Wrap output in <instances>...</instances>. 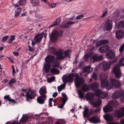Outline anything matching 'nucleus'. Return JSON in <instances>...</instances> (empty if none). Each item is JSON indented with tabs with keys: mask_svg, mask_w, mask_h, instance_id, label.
<instances>
[{
	"mask_svg": "<svg viewBox=\"0 0 124 124\" xmlns=\"http://www.w3.org/2000/svg\"><path fill=\"white\" fill-rule=\"evenodd\" d=\"M118 105V103L116 101H109V112L113 110V107H115Z\"/></svg>",
	"mask_w": 124,
	"mask_h": 124,
	"instance_id": "nucleus-14",
	"label": "nucleus"
},
{
	"mask_svg": "<svg viewBox=\"0 0 124 124\" xmlns=\"http://www.w3.org/2000/svg\"><path fill=\"white\" fill-rule=\"evenodd\" d=\"M48 51L53 55H55L57 51L55 48L53 47H49L48 48Z\"/></svg>",
	"mask_w": 124,
	"mask_h": 124,
	"instance_id": "nucleus-32",
	"label": "nucleus"
},
{
	"mask_svg": "<svg viewBox=\"0 0 124 124\" xmlns=\"http://www.w3.org/2000/svg\"><path fill=\"white\" fill-rule=\"evenodd\" d=\"M124 93V90L117 91L115 92L112 94L111 97L114 99H117L119 97L121 98L122 95Z\"/></svg>",
	"mask_w": 124,
	"mask_h": 124,
	"instance_id": "nucleus-10",
	"label": "nucleus"
},
{
	"mask_svg": "<svg viewBox=\"0 0 124 124\" xmlns=\"http://www.w3.org/2000/svg\"><path fill=\"white\" fill-rule=\"evenodd\" d=\"M115 116L117 117H122L124 116V107L116 110L114 112Z\"/></svg>",
	"mask_w": 124,
	"mask_h": 124,
	"instance_id": "nucleus-9",
	"label": "nucleus"
},
{
	"mask_svg": "<svg viewBox=\"0 0 124 124\" xmlns=\"http://www.w3.org/2000/svg\"><path fill=\"white\" fill-rule=\"evenodd\" d=\"M121 85V83L120 81L117 79L111 78L109 83V90L112 88L114 86L115 88L119 87Z\"/></svg>",
	"mask_w": 124,
	"mask_h": 124,
	"instance_id": "nucleus-4",
	"label": "nucleus"
},
{
	"mask_svg": "<svg viewBox=\"0 0 124 124\" xmlns=\"http://www.w3.org/2000/svg\"><path fill=\"white\" fill-rule=\"evenodd\" d=\"M66 85L64 84H62L60 85L57 87V89L58 92H60L64 88H65Z\"/></svg>",
	"mask_w": 124,
	"mask_h": 124,
	"instance_id": "nucleus-39",
	"label": "nucleus"
},
{
	"mask_svg": "<svg viewBox=\"0 0 124 124\" xmlns=\"http://www.w3.org/2000/svg\"><path fill=\"white\" fill-rule=\"evenodd\" d=\"M56 4L55 3L52 4L50 6V8H53L55 7L56 6Z\"/></svg>",
	"mask_w": 124,
	"mask_h": 124,
	"instance_id": "nucleus-63",
	"label": "nucleus"
},
{
	"mask_svg": "<svg viewBox=\"0 0 124 124\" xmlns=\"http://www.w3.org/2000/svg\"><path fill=\"white\" fill-rule=\"evenodd\" d=\"M39 92L41 95H45V94L46 93V90L43 88H41L39 90Z\"/></svg>",
	"mask_w": 124,
	"mask_h": 124,
	"instance_id": "nucleus-35",
	"label": "nucleus"
},
{
	"mask_svg": "<svg viewBox=\"0 0 124 124\" xmlns=\"http://www.w3.org/2000/svg\"><path fill=\"white\" fill-rule=\"evenodd\" d=\"M109 59H111L109 61V66L116 63L117 60V58L116 57L114 52L111 51H109Z\"/></svg>",
	"mask_w": 124,
	"mask_h": 124,
	"instance_id": "nucleus-5",
	"label": "nucleus"
},
{
	"mask_svg": "<svg viewBox=\"0 0 124 124\" xmlns=\"http://www.w3.org/2000/svg\"><path fill=\"white\" fill-rule=\"evenodd\" d=\"M71 52V51L69 49L65 50L64 52L65 58L66 57L69 58L70 56V54Z\"/></svg>",
	"mask_w": 124,
	"mask_h": 124,
	"instance_id": "nucleus-30",
	"label": "nucleus"
},
{
	"mask_svg": "<svg viewBox=\"0 0 124 124\" xmlns=\"http://www.w3.org/2000/svg\"><path fill=\"white\" fill-rule=\"evenodd\" d=\"M84 17V15L83 14H82L77 16L76 17V19L77 20L81 19Z\"/></svg>",
	"mask_w": 124,
	"mask_h": 124,
	"instance_id": "nucleus-47",
	"label": "nucleus"
},
{
	"mask_svg": "<svg viewBox=\"0 0 124 124\" xmlns=\"http://www.w3.org/2000/svg\"><path fill=\"white\" fill-rule=\"evenodd\" d=\"M8 36H5L2 37V41L3 42H5L6 41L7 39L8 38Z\"/></svg>",
	"mask_w": 124,
	"mask_h": 124,
	"instance_id": "nucleus-49",
	"label": "nucleus"
},
{
	"mask_svg": "<svg viewBox=\"0 0 124 124\" xmlns=\"http://www.w3.org/2000/svg\"><path fill=\"white\" fill-rule=\"evenodd\" d=\"M99 84L97 82H93L89 84V86L91 90L95 91L97 97L99 98L103 99L107 96L108 94L102 92L101 89H97L99 87Z\"/></svg>",
	"mask_w": 124,
	"mask_h": 124,
	"instance_id": "nucleus-1",
	"label": "nucleus"
},
{
	"mask_svg": "<svg viewBox=\"0 0 124 124\" xmlns=\"http://www.w3.org/2000/svg\"><path fill=\"white\" fill-rule=\"evenodd\" d=\"M55 55L57 56L56 58V59L62 60L65 58L64 51L61 49H59L57 50Z\"/></svg>",
	"mask_w": 124,
	"mask_h": 124,
	"instance_id": "nucleus-7",
	"label": "nucleus"
},
{
	"mask_svg": "<svg viewBox=\"0 0 124 124\" xmlns=\"http://www.w3.org/2000/svg\"><path fill=\"white\" fill-rule=\"evenodd\" d=\"M84 65V62H81L79 64L78 67L81 68Z\"/></svg>",
	"mask_w": 124,
	"mask_h": 124,
	"instance_id": "nucleus-52",
	"label": "nucleus"
},
{
	"mask_svg": "<svg viewBox=\"0 0 124 124\" xmlns=\"http://www.w3.org/2000/svg\"><path fill=\"white\" fill-rule=\"evenodd\" d=\"M62 81L63 82V84L66 85L67 83L68 82V79L67 77L65 75L63 76Z\"/></svg>",
	"mask_w": 124,
	"mask_h": 124,
	"instance_id": "nucleus-38",
	"label": "nucleus"
},
{
	"mask_svg": "<svg viewBox=\"0 0 124 124\" xmlns=\"http://www.w3.org/2000/svg\"><path fill=\"white\" fill-rule=\"evenodd\" d=\"M89 57V55L88 54H86L84 55V58L86 60H87Z\"/></svg>",
	"mask_w": 124,
	"mask_h": 124,
	"instance_id": "nucleus-53",
	"label": "nucleus"
},
{
	"mask_svg": "<svg viewBox=\"0 0 124 124\" xmlns=\"http://www.w3.org/2000/svg\"><path fill=\"white\" fill-rule=\"evenodd\" d=\"M57 95V93L55 92L52 95L54 97H55Z\"/></svg>",
	"mask_w": 124,
	"mask_h": 124,
	"instance_id": "nucleus-64",
	"label": "nucleus"
},
{
	"mask_svg": "<svg viewBox=\"0 0 124 124\" xmlns=\"http://www.w3.org/2000/svg\"><path fill=\"white\" fill-rule=\"evenodd\" d=\"M75 73H72L71 74H69L68 75V82L69 83H72L74 80L73 77L74 76Z\"/></svg>",
	"mask_w": 124,
	"mask_h": 124,
	"instance_id": "nucleus-26",
	"label": "nucleus"
},
{
	"mask_svg": "<svg viewBox=\"0 0 124 124\" xmlns=\"http://www.w3.org/2000/svg\"><path fill=\"white\" fill-rule=\"evenodd\" d=\"M28 49L29 50L30 52H32L34 51V49L32 47H31L30 46H28Z\"/></svg>",
	"mask_w": 124,
	"mask_h": 124,
	"instance_id": "nucleus-55",
	"label": "nucleus"
},
{
	"mask_svg": "<svg viewBox=\"0 0 124 124\" xmlns=\"http://www.w3.org/2000/svg\"><path fill=\"white\" fill-rule=\"evenodd\" d=\"M25 121V117H23V119L22 118L20 120V122H24Z\"/></svg>",
	"mask_w": 124,
	"mask_h": 124,
	"instance_id": "nucleus-61",
	"label": "nucleus"
},
{
	"mask_svg": "<svg viewBox=\"0 0 124 124\" xmlns=\"http://www.w3.org/2000/svg\"><path fill=\"white\" fill-rule=\"evenodd\" d=\"M31 3L34 6L39 5V0H31Z\"/></svg>",
	"mask_w": 124,
	"mask_h": 124,
	"instance_id": "nucleus-37",
	"label": "nucleus"
},
{
	"mask_svg": "<svg viewBox=\"0 0 124 124\" xmlns=\"http://www.w3.org/2000/svg\"><path fill=\"white\" fill-rule=\"evenodd\" d=\"M60 22L61 20L57 18L53 23L49 27H52L57 25L60 23Z\"/></svg>",
	"mask_w": 124,
	"mask_h": 124,
	"instance_id": "nucleus-29",
	"label": "nucleus"
},
{
	"mask_svg": "<svg viewBox=\"0 0 124 124\" xmlns=\"http://www.w3.org/2000/svg\"><path fill=\"white\" fill-rule=\"evenodd\" d=\"M99 52L101 53H103L107 52L106 56L107 58L108 59V46H103L100 48L99 49Z\"/></svg>",
	"mask_w": 124,
	"mask_h": 124,
	"instance_id": "nucleus-15",
	"label": "nucleus"
},
{
	"mask_svg": "<svg viewBox=\"0 0 124 124\" xmlns=\"http://www.w3.org/2000/svg\"><path fill=\"white\" fill-rule=\"evenodd\" d=\"M59 33L58 31L57 30L52 32L50 36V39L52 42H57Z\"/></svg>",
	"mask_w": 124,
	"mask_h": 124,
	"instance_id": "nucleus-8",
	"label": "nucleus"
},
{
	"mask_svg": "<svg viewBox=\"0 0 124 124\" xmlns=\"http://www.w3.org/2000/svg\"><path fill=\"white\" fill-rule=\"evenodd\" d=\"M101 110V108H98L96 109H95L94 111L92 108L89 109L88 108L85 109L84 111L83 114L85 118L88 117L91 115L93 114L94 112L95 113L98 112Z\"/></svg>",
	"mask_w": 124,
	"mask_h": 124,
	"instance_id": "nucleus-2",
	"label": "nucleus"
},
{
	"mask_svg": "<svg viewBox=\"0 0 124 124\" xmlns=\"http://www.w3.org/2000/svg\"><path fill=\"white\" fill-rule=\"evenodd\" d=\"M43 67L44 71L46 73L49 72L51 68V65L46 63H45Z\"/></svg>",
	"mask_w": 124,
	"mask_h": 124,
	"instance_id": "nucleus-21",
	"label": "nucleus"
},
{
	"mask_svg": "<svg viewBox=\"0 0 124 124\" xmlns=\"http://www.w3.org/2000/svg\"><path fill=\"white\" fill-rule=\"evenodd\" d=\"M92 78L95 80L97 79V74L95 73H93L92 76Z\"/></svg>",
	"mask_w": 124,
	"mask_h": 124,
	"instance_id": "nucleus-48",
	"label": "nucleus"
},
{
	"mask_svg": "<svg viewBox=\"0 0 124 124\" xmlns=\"http://www.w3.org/2000/svg\"><path fill=\"white\" fill-rule=\"evenodd\" d=\"M108 12L107 11H105L104 12L102 15L101 16V17H104L107 14Z\"/></svg>",
	"mask_w": 124,
	"mask_h": 124,
	"instance_id": "nucleus-58",
	"label": "nucleus"
},
{
	"mask_svg": "<svg viewBox=\"0 0 124 124\" xmlns=\"http://www.w3.org/2000/svg\"><path fill=\"white\" fill-rule=\"evenodd\" d=\"M103 29L105 31H108V19L106 21L104 22L103 26Z\"/></svg>",
	"mask_w": 124,
	"mask_h": 124,
	"instance_id": "nucleus-33",
	"label": "nucleus"
},
{
	"mask_svg": "<svg viewBox=\"0 0 124 124\" xmlns=\"http://www.w3.org/2000/svg\"><path fill=\"white\" fill-rule=\"evenodd\" d=\"M89 85H87L86 84H84L82 88L81 89L84 92H86L89 90Z\"/></svg>",
	"mask_w": 124,
	"mask_h": 124,
	"instance_id": "nucleus-34",
	"label": "nucleus"
},
{
	"mask_svg": "<svg viewBox=\"0 0 124 124\" xmlns=\"http://www.w3.org/2000/svg\"><path fill=\"white\" fill-rule=\"evenodd\" d=\"M84 82L85 81L83 78L79 77L77 78L75 81L76 86L77 88H79Z\"/></svg>",
	"mask_w": 124,
	"mask_h": 124,
	"instance_id": "nucleus-11",
	"label": "nucleus"
},
{
	"mask_svg": "<svg viewBox=\"0 0 124 124\" xmlns=\"http://www.w3.org/2000/svg\"><path fill=\"white\" fill-rule=\"evenodd\" d=\"M21 11V8H18L15 11V16H18L20 15Z\"/></svg>",
	"mask_w": 124,
	"mask_h": 124,
	"instance_id": "nucleus-36",
	"label": "nucleus"
},
{
	"mask_svg": "<svg viewBox=\"0 0 124 124\" xmlns=\"http://www.w3.org/2000/svg\"><path fill=\"white\" fill-rule=\"evenodd\" d=\"M13 54L16 56H17L19 55V54L17 52H13Z\"/></svg>",
	"mask_w": 124,
	"mask_h": 124,
	"instance_id": "nucleus-62",
	"label": "nucleus"
},
{
	"mask_svg": "<svg viewBox=\"0 0 124 124\" xmlns=\"http://www.w3.org/2000/svg\"><path fill=\"white\" fill-rule=\"evenodd\" d=\"M4 98L6 100H7L8 101L9 99H10V98H9V95H5L4 96Z\"/></svg>",
	"mask_w": 124,
	"mask_h": 124,
	"instance_id": "nucleus-59",
	"label": "nucleus"
},
{
	"mask_svg": "<svg viewBox=\"0 0 124 124\" xmlns=\"http://www.w3.org/2000/svg\"><path fill=\"white\" fill-rule=\"evenodd\" d=\"M100 119L97 117L94 116L91 118L89 119L90 122L93 123H95L99 121Z\"/></svg>",
	"mask_w": 124,
	"mask_h": 124,
	"instance_id": "nucleus-24",
	"label": "nucleus"
},
{
	"mask_svg": "<svg viewBox=\"0 0 124 124\" xmlns=\"http://www.w3.org/2000/svg\"><path fill=\"white\" fill-rule=\"evenodd\" d=\"M26 3V0H20L18 2L20 5H24Z\"/></svg>",
	"mask_w": 124,
	"mask_h": 124,
	"instance_id": "nucleus-42",
	"label": "nucleus"
},
{
	"mask_svg": "<svg viewBox=\"0 0 124 124\" xmlns=\"http://www.w3.org/2000/svg\"><path fill=\"white\" fill-rule=\"evenodd\" d=\"M102 102V100L100 99H98L95 101H92L91 104L94 107H98L101 104Z\"/></svg>",
	"mask_w": 124,
	"mask_h": 124,
	"instance_id": "nucleus-22",
	"label": "nucleus"
},
{
	"mask_svg": "<svg viewBox=\"0 0 124 124\" xmlns=\"http://www.w3.org/2000/svg\"><path fill=\"white\" fill-rule=\"evenodd\" d=\"M99 66L102 70L105 71L108 69V64L106 62H103L99 64Z\"/></svg>",
	"mask_w": 124,
	"mask_h": 124,
	"instance_id": "nucleus-13",
	"label": "nucleus"
},
{
	"mask_svg": "<svg viewBox=\"0 0 124 124\" xmlns=\"http://www.w3.org/2000/svg\"><path fill=\"white\" fill-rule=\"evenodd\" d=\"M108 41L106 40H101L100 41H98L96 43V46L97 47L99 46L108 43Z\"/></svg>",
	"mask_w": 124,
	"mask_h": 124,
	"instance_id": "nucleus-23",
	"label": "nucleus"
},
{
	"mask_svg": "<svg viewBox=\"0 0 124 124\" xmlns=\"http://www.w3.org/2000/svg\"><path fill=\"white\" fill-rule=\"evenodd\" d=\"M51 72L54 74H57L59 73V71L58 69L54 68H52L51 69Z\"/></svg>",
	"mask_w": 124,
	"mask_h": 124,
	"instance_id": "nucleus-31",
	"label": "nucleus"
},
{
	"mask_svg": "<svg viewBox=\"0 0 124 124\" xmlns=\"http://www.w3.org/2000/svg\"><path fill=\"white\" fill-rule=\"evenodd\" d=\"M119 64L121 66H124V58H121L119 59Z\"/></svg>",
	"mask_w": 124,
	"mask_h": 124,
	"instance_id": "nucleus-44",
	"label": "nucleus"
},
{
	"mask_svg": "<svg viewBox=\"0 0 124 124\" xmlns=\"http://www.w3.org/2000/svg\"><path fill=\"white\" fill-rule=\"evenodd\" d=\"M93 69L91 68L90 65L84 67L83 69V71L89 73L93 71Z\"/></svg>",
	"mask_w": 124,
	"mask_h": 124,
	"instance_id": "nucleus-27",
	"label": "nucleus"
},
{
	"mask_svg": "<svg viewBox=\"0 0 124 124\" xmlns=\"http://www.w3.org/2000/svg\"><path fill=\"white\" fill-rule=\"evenodd\" d=\"M15 39V35H11L9 38L12 41H13Z\"/></svg>",
	"mask_w": 124,
	"mask_h": 124,
	"instance_id": "nucleus-54",
	"label": "nucleus"
},
{
	"mask_svg": "<svg viewBox=\"0 0 124 124\" xmlns=\"http://www.w3.org/2000/svg\"><path fill=\"white\" fill-rule=\"evenodd\" d=\"M120 65L117 64L114 66L113 69V72L116 78L119 79L121 77V72L120 69Z\"/></svg>",
	"mask_w": 124,
	"mask_h": 124,
	"instance_id": "nucleus-6",
	"label": "nucleus"
},
{
	"mask_svg": "<svg viewBox=\"0 0 124 124\" xmlns=\"http://www.w3.org/2000/svg\"><path fill=\"white\" fill-rule=\"evenodd\" d=\"M103 117L107 122V123L108 124V114H106L104 115Z\"/></svg>",
	"mask_w": 124,
	"mask_h": 124,
	"instance_id": "nucleus-43",
	"label": "nucleus"
},
{
	"mask_svg": "<svg viewBox=\"0 0 124 124\" xmlns=\"http://www.w3.org/2000/svg\"><path fill=\"white\" fill-rule=\"evenodd\" d=\"M44 34V32H42L35 35V39L37 43H39L40 42Z\"/></svg>",
	"mask_w": 124,
	"mask_h": 124,
	"instance_id": "nucleus-17",
	"label": "nucleus"
},
{
	"mask_svg": "<svg viewBox=\"0 0 124 124\" xmlns=\"http://www.w3.org/2000/svg\"><path fill=\"white\" fill-rule=\"evenodd\" d=\"M103 111L105 112H108V102L107 103V105L103 107Z\"/></svg>",
	"mask_w": 124,
	"mask_h": 124,
	"instance_id": "nucleus-40",
	"label": "nucleus"
},
{
	"mask_svg": "<svg viewBox=\"0 0 124 124\" xmlns=\"http://www.w3.org/2000/svg\"><path fill=\"white\" fill-rule=\"evenodd\" d=\"M62 101V103L61 104L60 106H58V107L59 108H62L63 107L66 102V101Z\"/></svg>",
	"mask_w": 124,
	"mask_h": 124,
	"instance_id": "nucleus-50",
	"label": "nucleus"
},
{
	"mask_svg": "<svg viewBox=\"0 0 124 124\" xmlns=\"http://www.w3.org/2000/svg\"><path fill=\"white\" fill-rule=\"evenodd\" d=\"M124 49V44L121 45L119 49V51L121 53L123 52Z\"/></svg>",
	"mask_w": 124,
	"mask_h": 124,
	"instance_id": "nucleus-51",
	"label": "nucleus"
},
{
	"mask_svg": "<svg viewBox=\"0 0 124 124\" xmlns=\"http://www.w3.org/2000/svg\"><path fill=\"white\" fill-rule=\"evenodd\" d=\"M92 58L94 62L102 61L103 57L102 56H99L96 54H95L92 56Z\"/></svg>",
	"mask_w": 124,
	"mask_h": 124,
	"instance_id": "nucleus-18",
	"label": "nucleus"
},
{
	"mask_svg": "<svg viewBox=\"0 0 124 124\" xmlns=\"http://www.w3.org/2000/svg\"><path fill=\"white\" fill-rule=\"evenodd\" d=\"M85 98L87 100L90 101L91 103L92 101H93L94 97L93 95L90 94L89 93H87L86 94Z\"/></svg>",
	"mask_w": 124,
	"mask_h": 124,
	"instance_id": "nucleus-28",
	"label": "nucleus"
},
{
	"mask_svg": "<svg viewBox=\"0 0 124 124\" xmlns=\"http://www.w3.org/2000/svg\"><path fill=\"white\" fill-rule=\"evenodd\" d=\"M46 95H41L37 98V101L40 104H43L46 99Z\"/></svg>",
	"mask_w": 124,
	"mask_h": 124,
	"instance_id": "nucleus-19",
	"label": "nucleus"
},
{
	"mask_svg": "<svg viewBox=\"0 0 124 124\" xmlns=\"http://www.w3.org/2000/svg\"><path fill=\"white\" fill-rule=\"evenodd\" d=\"M78 21L72 22L69 21L68 23L61 25V27L62 28H68L70 27V25H72L78 22Z\"/></svg>",
	"mask_w": 124,
	"mask_h": 124,
	"instance_id": "nucleus-20",
	"label": "nucleus"
},
{
	"mask_svg": "<svg viewBox=\"0 0 124 124\" xmlns=\"http://www.w3.org/2000/svg\"><path fill=\"white\" fill-rule=\"evenodd\" d=\"M16 80L14 79H11L10 81L8 82V84L10 86H12V84L16 82Z\"/></svg>",
	"mask_w": 124,
	"mask_h": 124,
	"instance_id": "nucleus-46",
	"label": "nucleus"
},
{
	"mask_svg": "<svg viewBox=\"0 0 124 124\" xmlns=\"http://www.w3.org/2000/svg\"><path fill=\"white\" fill-rule=\"evenodd\" d=\"M37 95L35 90H31L30 88L28 89V92H26V94L25 95V97H26V100L29 101L30 99L32 100L35 99Z\"/></svg>",
	"mask_w": 124,
	"mask_h": 124,
	"instance_id": "nucleus-3",
	"label": "nucleus"
},
{
	"mask_svg": "<svg viewBox=\"0 0 124 124\" xmlns=\"http://www.w3.org/2000/svg\"><path fill=\"white\" fill-rule=\"evenodd\" d=\"M55 63L56 62L55 61L54 63H52V65L53 68H55L58 67H59Z\"/></svg>",
	"mask_w": 124,
	"mask_h": 124,
	"instance_id": "nucleus-57",
	"label": "nucleus"
},
{
	"mask_svg": "<svg viewBox=\"0 0 124 124\" xmlns=\"http://www.w3.org/2000/svg\"><path fill=\"white\" fill-rule=\"evenodd\" d=\"M79 97L81 99L83 98L84 97V95L83 93L81 91H79L78 92Z\"/></svg>",
	"mask_w": 124,
	"mask_h": 124,
	"instance_id": "nucleus-45",
	"label": "nucleus"
},
{
	"mask_svg": "<svg viewBox=\"0 0 124 124\" xmlns=\"http://www.w3.org/2000/svg\"><path fill=\"white\" fill-rule=\"evenodd\" d=\"M121 101L123 102L124 103V93L122 95L121 98H120Z\"/></svg>",
	"mask_w": 124,
	"mask_h": 124,
	"instance_id": "nucleus-60",
	"label": "nucleus"
},
{
	"mask_svg": "<svg viewBox=\"0 0 124 124\" xmlns=\"http://www.w3.org/2000/svg\"><path fill=\"white\" fill-rule=\"evenodd\" d=\"M45 60L46 62V63L49 64L53 63L54 62V56L52 55H48L46 57L45 59Z\"/></svg>",
	"mask_w": 124,
	"mask_h": 124,
	"instance_id": "nucleus-12",
	"label": "nucleus"
},
{
	"mask_svg": "<svg viewBox=\"0 0 124 124\" xmlns=\"http://www.w3.org/2000/svg\"><path fill=\"white\" fill-rule=\"evenodd\" d=\"M101 85L103 87L106 86L108 90V82H107L106 79H103L101 80Z\"/></svg>",
	"mask_w": 124,
	"mask_h": 124,
	"instance_id": "nucleus-25",
	"label": "nucleus"
},
{
	"mask_svg": "<svg viewBox=\"0 0 124 124\" xmlns=\"http://www.w3.org/2000/svg\"><path fill=\"white\" fill-rule=\"evenodd\" d=\"M8 101L9 102H11L13 103H16V101H15V100L13 99H12L10 98V99H9Z\"/></svg>",
	"mask_w": 124,
	"mask_h": 124,
	"instance_id": "nucleus-56",
	"label": "nucleus"
},
{
	"mask_svg": "<svg viewBox=\"0 0 124 124\" xmlns=\"http://www.w3.org/2000/svg\"><path fill=\"white\" fill-rule=\"evenodd\" d=\"M116 38L120 39L124 38V31L121 30H118L116 32Z\"/></svg>",
	"mask_w": 124,
	"mask_h": 124,
	"instance_id": "nucleus-16",
	"label": "nucleus"
},
{
	"mask_svg": "<svg viewBox=\"0 0 124 124\" xmlns=\"http://www.w3.org/2000/svg\"><path fill=\"white\" fill-rule=\"evenodd\" d=\"M62 95L63 97V98L62 99V101H66L67 100V96L66 94L63 93H62Z\"/></svg>",
	"mask_w": 124,
	"mask_h": 124,
	"instance_id": "nucleus-41",
	"label": "nucleus"
}]
</instances>
